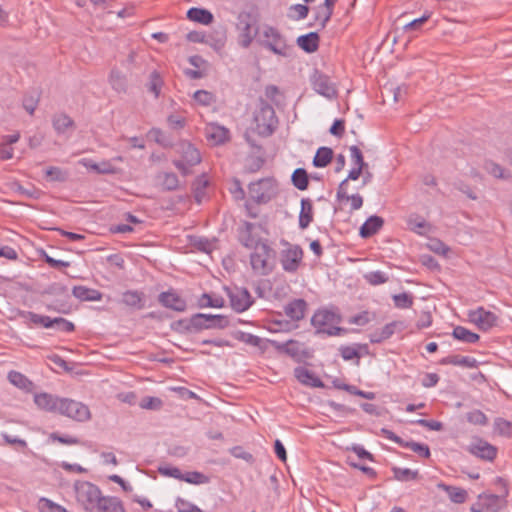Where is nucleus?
<instances>
[{
  "label": "nucleus",
  "mask_w": 512,
  "mask_h": 512,
  "mask_svg": "<svg viewBox=\"0 0 512 512\" xmlns=\"http://www.w3.org/2000/svg\"><path fill=\"white\" fill-rule=\"evenodd\" d=\"M303 257V250L299 245H294L281 252V264L286 272L297 271Z\"/></svg>",
  "instance_id": "2eb2a0df"
},
{
  "label": "nucleus",
  "mask_w": 512,
  "mask_h": 512,
  "mask_svg": "<svg viewBox=\"0 0 512 512\" xmlns=\"http://www.w3.org/2000/svg\"><path fill=\"white\" fill-rule=\"evenodd\" d=\"M392 472L394 478L401 482H408L412 480H416L419 477V473L417 470L413 471L409 468H400V467H392Z\"/></svg>",
  "instance_id": "8fccbe9b"
},
{
  "label": "nucleus",
  "mask_w": 512,
  "mask_h": 512,
  "mask_svg": "<svg viewBox=\"0 0 512 512\" xmlns=\"http://www.w3.org/2000/svg\"><path fill=\"white\" fill-rule=\"evenodd\" d=\"M77 422H86L91 419V412L82 402L62 397L58 413Z\"/></svg>",
  "instance_id": "1a4fd4ad"
},
{
  "label": "nucleus",
  "mask_w": 512,
  "mask_h": 512,
  "mask_svg": "<svg viewBox=\"0 0 512 512\" xmlns=\"http://www.w3.org/2000/svg\"><path fill=\"white\" fill-rule=\"evenodd\" d=\"M8 379L14 386L26 392H31L35 387L34 383L30 379L18 371H10Z\"/></svg>",
  "instance_id": "c9c22d12"
},
{
  "label": "nucleus",
  "mask_w": 512,
  "mask_h": 512,
  "mask_svg": "<svg viewBox=\"0 0 512 512\" xmlns=\"http://www.w3.org/2000/svg\"><path fill=\"white\" fill-rule=\"evenodd\" d=\"M367 349V345L364 344V345H360V344H357L356 346H341L339 348V351H340V355L341 357L345 360V361H350V360H354V359H357V363L359 362V359L361 358V353H360V349Z\"/></svg>",
  "instance_id": "a18cd8bd"
},
{
  "label": "nucleus",
  "mask_w": 512,
  "mask_h": 512,
  "mask_svg": "<svg viewBox=\"0 0 512 512\" xmlns=\"http://www.w3.org/2000/svg\"><path fill=\"white\" fill-rule=\"evenodd\" d=\"M452 336L459 341L473 344L479 341L480 336L463 326H456L453 329Z\"/></svg>",
  "instance_id": "4c0bfd02"
},
{
  "label": "nucleus",
  "mask_w": 512,
  "mask_h": 512,
  "mask_svg": "<svg viewBox=\"0 0 512 512\" xmlns=\"http://www.w3.org/2000/svg\"><path fill=\"white\" fill-rule=\"evenodd\" d=\"M192 325L195 326V332H200L209 329H225L230 325V321L225 315L196 313L192 315Z\"/></svg>",
  "instance_id": "9d476101"
},
{
  "label": "nucleus",
  "mask_w": 512,
  "mask_h": 512,
  "mask_svg": "<svg viewBox=\"0 0 512 512\" xmlns=\"http://www.w3.org/2000/svg\"><path fill=\"white\" fill-rule=\"evenodd\" d=\"M46 177L49 178L50 181L64 182L67 180L68 175L61 168L50 166L45 171Z\"/></svg>",
  "instance_id": "680f3d73"
},
{
  "label": "nucleus",
  "mask_w": 512,
  "mask_h": 512,
  "mask_svg": "<svg viewBox=\"0 0 512 512\" xmlns=\"http://www.w3.org/2000/svg\"><path fill=\"white\" fill-rule=\"evenodd\" d=\"M258 15L254 12L241 11L237 15L236 29L239 32L238 44L248 48L259 35Z\"/></svg>",
  "instance_id": "20e7f679"
},
{
  "label": "nucleus",
  "mask_w": 512,
  "mask_h": 512,
  "mask_svg": "<svg viewBox=\"0 0 512 512\" xmlns=\"http://www.w3.org/2000/svg\"><path fill=\"white\" fill-rule=\"evenodd\" d=\"M291 182L298 190L304 191L309 186V175L304 168H297L291 175Z\"/></svg>",
  "instance_id": "37998d69"
},
{
  "label": "nucleus",
  "mask_w": 512,
  "mask_h": 512,
  "mask_svg": "<svg viewBox=\"0 0 512 512\" xmlns=\"http://www.w3.org/2000/svg\"><path fill=\"white\" fill-rule=\"evenodd\" d=\"M265 164V158L258 155H249L245 160L244 172L245 173H256L262 169Z\"/></svg>",
  "instance_id": "49530a36"
},
{
  "label": "nucleus",
  "mask_w": 512,
  "mask_h": 512,
  "mask_svg": "<svg viewBox=\"0 0 512 512\" xmlns=\"http://www.w3.org/2000/svg\"><path fill=\"white\" fill-rule=\"evenodd\" d=\"M439 487L443 488L447 492L450 500L454 503L462 504L468 497L467 491L463 488L446 484H440Z\"/></svg>",
  "instance_id": "79ce46f5"
},
{
  "label": "nucleus",
  "mask_w": 512,
  "mask_h": 512,
  "mask_svg": "<svg viewBox=\"0 0 512 512\" xmlns=\"http://www.w3.org/2000/svg\"><path fill=\"white\" fill-rule=\"evenodd\" d=\"M38 508L40 512H69L63 506L45 497L39 499Z\"/></svg>",
  "instance_id": "5fc2aeb1"
},
{
  "label": "nucleus",
  "mask_w": 512,
  "mask_h": 512,
  "mask_svg": "<svg viewBox=\"0 0 512 512\" xmlns=\"http://www.w3.org/2000/svg\"><path fill=\"white\" fill-rule=\"evenodd\" d=\"M21 316L34 325L42 326L44 328H52L53 318L49 316L40 315L32 311H23Z\"/></svg>",
  "instance_id": "c03bdc74"
},
{
  "label": "nucleus",
  "mask_w": 512,
  "mask_h": 512,
  "mask_svg": "<svg viewBox=\"0 0 512 512\" xmlns=\"http://www.w3.org/2000/svg\"><path fill=\"white\" fill-rule=\"evenodd\" d=\"M190 244L200 252L210 253L212 251V243L204 237L193 236L190 238Z\"/></svg>",
  "instance_id": "13d9d810"
},
{
  "label": "nucleus",
  "mask_w": 512,
  "mask_h": 512,
  "mask_svg": "<svg viewBox=\"0 0 512 512\" xmlns=\"http://www.w3.org/2000/svg\"><path fill=\"white\" fill-rule=\"evenodd\" d=\"M72 294L80 301H100L103 297V294L99 290L83 285L74 286Z\"/></svg>",
  "instance_id": "bb28decb"
},
{
  "label": "nucleus",
  "mask_w": 512,
  "mask_h": 512,
  "mask_svg": "<svg viewBox=\"0 0 512 512\" xmlns=\"http://www.w3.org/2000/svg\"><path fill=\"white\" fill-rule=\"evenodd\" d=\"M109 83L117 93H126L128 88L127 78L118 69H112L109 75Z\"/></svg>",
  "instance_id": "473e14b6"
},
{
  "label": "nucleus",
  "mask_w": 512,
  "mask_h": 512,
  "mask_svg": "<svg viewBox=\"0 0 512 512\" xmlns=\"http://www.w3.org/2000/svg\"><path fill=\"white\" fill-rule=\"evenodd\" d=\"M256 131L262 137L271 136L278 126V118L274 108L264 99L260 98L254 112Z\"/></svg>",
  "instance_id": "7ed1b4c3"
},
{
  "label": "nucleus",
  "mask_w": 512,
  "mask_h": 512,
  "mask_svg": "<svg viewBox=\"0 0 512 512\" xmlns=\"http://www.w3.org/2000/svg\"><path fill=\"white\" fill-rule=\"evenodd\" d=\"M308 309V303L302 299H293L284 306L285 315L292 321L298 322L304 319Z\"/></svg>",
  "instance_id": "412c9836"
},
{
  "label": "nucleus",
  "mask_w": 512,
  "mask_h": 512,
  "mask_svg": "<svg viewBox=\"0 0 512 512\" xmlns=\"http://www.w3.org/2000/svg\"><path fill=\"white\" fill-rule=\"evenodd\" d=\"M466 419L469 423L474 425L485 426L488 423V418L481 410L475 409L466 414Z\"/></svg>",
  "instance_id": "bf43d9fd"
},
{
  "label": "nucleus",
  "mask_w": 512,
  "mask_h": 512,
  "mask_svg": "<svg viewBox=\"0 0 512 512\" xmlns=\"http://www.w3.org/2000/svg\"><path fill=\"white\" fill-rule=\"evenodd\" d=\"M175 506L178 512H204L198 506L183 498H177Z\"/></svg>",
  "instance_id": "69168bd1"
},
{
  "label": "nucleus",
  "mask_w": 512,
  "mask_h": 512,
  "mask_svg": "<svg viewBox=\"0 0 512 512\" xmlns=\"http://www.w3.org/2000/svg\"><path fill=\"white\" fill-rule=\"evenodd\" d=\"M197 305L199 308H223L225 306V300L221 296H213L209 293H203L198 299Z\"/></svg>",
  "instance_id": "ea45409f"
},
{
  "label": "nucleus",
  "mask_w": 512,
  "mask_h": 512,
  "mask_svg": "<svg viewBox=\"0 0 512 512\" xmlns=\"http://www.w3.org/2000/svg\"><path fill=\"white\" fill-rule=\"evenodd\" d=\"M334 9L321 4L315 8L314 21L319 23L320 29H324L333 15Z\"/></svg>",
  "instance_id": "58836bf2"
},
{
  "label": "nucleus",
  "mask_w": 512,
  "mask_h": 512,
  "mask_svg": "<svg viewBox=\"0 0 512 512\" xmlns=\"http://www.w3.org/2000/svg\"><path fill=\"white\" fill-rule=\"evenodd\" d=\"M311 84L318 94L328 99H332L337 96V90L334 84L330 81L329 76L318 70H315L312 74Z\"/></svg>",
  "instance_id": "ddd939ff"
},
{
  "label": "nucleus",
  "mask_w": 512,
  "mask_h": 512,
  "mask_svg": "<svg viewBox=\"0 0 512 512\" xmlns=\"http://www.w3.org/2000/svg\"><path fill=\"white\" fill-rule=\"evenodd\" d=\"M313 221V204L308 198L301 199V210L299 213V227L306 229Z\"/></svg>",
  "instance_id": "7c9ffc66"
},
{
  "label": "nucleus",
  "mask_w": 512,
  "mask_h": 512,
  "mask_svg": "<svg viewBox=\"0 0 512 512\" xmlns=\"http://www.w3.org/2000/svg\"><path fill=\"white\" fill-rule=\"evenodd\" d=\"M74 491L77 503L86 511L94 512L104 496L100 488L89 481H76Z\"/></svg>",
  "instance_id": "f03ea898"
},
{
  "label": "nucleus",
  "mask_w": 512,
  "mask_h": 512,
  "mask_svg": "<svg viewBox=\"0 0 512 512\" xmlns=\"http://www.w3.org/2000/svg\"><path fill=\"white\" fill-rule=\"evenodd\" d=\"M209 185V180L205 174L198 176L192 183V191L195 201L200 204L206 196V188Z\"/></svg>",
  "instance_id": "e433bc0d"
},
{
  "label": "nucleus",
  "mask_w": 512,
  "mask_h": 512,
  "mask_svg": "<svg viewBox=\"0 0 512 512\" xmlns=\"http://www.w3.org/2000/svg\"><path fill=\"white\" fill-rule=\"evenodd\" d=\"M494 429L501 436H511L512 434V422L498 417L494 421Z\"/></svg>",
  "instance_id": "4d7b16f0"
},
{
  "label": "nucleus",
  "mask_w": 512,
  "mask_h": 512,
  "mask_svg": "<svg viewBox=\"0 0 512 512\" xmlns=\"http://www.w3.org/2000/svg\"><path fill=\"white\" fill-rule=\"evenodd\" d=\"M181 481H185L190 484L200 485L207 484L210 482L209 476L198 471H189L182 474Z\"/></svg>",
  "instance_id": "3c124183"
},
{
  "label": "nucleus",
  "mask_w": 512,
  "mask_h": 512,
  "mask_svg": "<svg viewBox=\"0 0 512 512\" xmlns=\"http://www.w3.org/2000/svg\"><path fill=\"white\" fill-rule=\"evenodd\" d=\"M441 365H455V366H463L468 368H476L478 367V361L475 358L461 355H450L444 357L440 360Z\"/></svg>",
  "instance_id": "c756f323"
},
{
  "label": "nucleus",
  "mask_w": 512,
  "mask_h": 512,
  "mask_svg": "<svg viewBox=\"0 0 512 512\" xmlns=\"http://www.w3.org/2000/svg\"><path fill=\"white\" fill-rule=\"evenodd\" d=\"M467 451L486 461H493L497 456V448L481 438H476L475 442L468 446Z\"/></svg>",
  "instance_id": "dca6fc26"
},
{
  "label": "nucleus",
  "mask_w": 512,
  "mask_h": 512,
  "mask_svg": "<svg viewBox=\"0 0 512 512\" xmlns=\"http://www.w3.org/2000/svg\"><path fill=\"white\" fill-rule=\"evenodd\" d=\"M258 43L277 55H286L287 44L281 33L272 26H264L262 34L257 39Z\"/></svg>",
  "instance_id": "6e6552de"
},
{
  "label": "nucleus",
  "mask_w": 512,
  "mask_h": 512,
  "mask_svg": "<svg viewBox=\"0 0 512 512\" xmlns=\"http://www.w3.org/2000/svg\"><path fill=\"white\" fill-rule=\"evenodd\" d=\"M177 152L181 154L182 161L189 166H195L201 162L199 150L188 141H180L177 144Z\"/></svg>",
  "instance_id": "aec40b11"
},
{
  "label": "nucleus",
  "mask_w": 512,
  "mask_h": 512,
  "mask_svg": "<svg viewBox=\"0 0 512 512\" xmlns=\"http://www.w3.org/2000/svg\"><path fill=\"white\" fill-rule=\"evenodd\" d=\"M225 290L229 297L231 308L238 313L248 310L254 303L253 297L245 287H234L233 289L225 287Z\"/></svg>",
  "instance_id": "9b49d317"
},
{
  "label": "nucleus",
  "mask_w": 512,
  "mask_h": 512,
  "mask_svg": "<svg viewBox=\"0 0 512 512\" xmlns=\"http://www.w3.org/2000/svg\"><path fill=\"white\" fill-rule=\"evenodd\" d=\"M395 307L399 309H408L411 308L414 303V297L412 294L403 292L400 294H395L392 297Z\"/></svg>",
  "instance_id": "603ef678"
},
{
  "label": "nucleus",
  "mask_w": 512,
  "mask_h": 512,
  "mask_svg": "<svg viewBox=\"0 0 512 512\" xmlns=\"http://www.w3.org/2000/svg\"><path fill=\"white\" fill-rule=\"evenodd\" d=\"M206 137L214 145H223L230 139V131L219 124H211L206 129Z\"/></svg>",
  "instance_id": "4be33fe9"
},
{
  "label": "nucleus",
  "mask_w": 512,
  "mask_h": 512,
  "mask_svg": "<svg viewBox=\"0 0 512 512\" xmlns=\"http://www.w3.org/2000/svg\"><path fill=\"white\" fill-rule=\"evenodd\" d=\"M250 255L252 269L261 275H268L273 271L274 265L269 262L275 257V251L266 243H260Z\"/></svg>",
  "instance_id": "0eeeda50"
},
{
  "label": "nucleus",
  "mask_w": 512,
  "mask_h": 512,
  "mask_svg": "<svg viewBox=\"0 0 512 512\" xmlns=\"http://www.w3.org/2000/svg\"><path fill=\"white\" fill-rule=\"evenodd\" d=\"M267 341L279 354L290 357L296 363L306 364L307 360L314 357V350L298 340L289 339L286 342H279L269 339Z\"/></svg>",
  "instance_id": "39448f33"
},
{
  "label": "nucleus",
  "mask_w": 512,
  "mask_h": 512,
  "mask_svg": "<svg viewBox=\"0 0 512 512\" xmlns=\"http://www.w3.org/2000/svg\"><path fill=\"white\" fill-rule=\"evenodd\" d=\"M163 86V79L157 70H154L149 75V81L146 84L147 90L158 98L160 95L161 88Z\"/></svg>",
  "instance_id": "de8ad7c7"
},
{
  "label": "nucleus",
  "mask_w": 512,
  "mask_h": 512,
  "mask_svg": "<svg viewBox=\"0 0 512 512\" xmlns=\"http://www.w3.org/2000/svg\"><path fill=\"white\" fill-rule=\"evenodd\" d=\"M171 330L179 334H188L195 332V326L192 325V316L190 318L179 319L170 324Z\"/></svg>",
  "instance_id": "09e8293b"
},
{
  "label": "nucleus",
  "mask_w": 512,
  "mask_h": 512,
  "mask_svg": "<svg viewBox=\"0 0 512 512\" xmlns=\"http://www.w3.org/2000/svg\"><path fill=\"white\" fill-rule=\"evenodd\" d=\"M384 225V219L378 215H372L362 224L359 229V235L367 239L375 235Z\"/></svg>",
  "instance_id": "b1692460"
},
{
  "label": "nucleus",
  "mask_w": 512,
  "mask_h": 512,
  "mask_svg": "<svg viewBox=\"0 0 512 512\" xmlns=\"http://www.w3.org/2000/svg\"><path fill=\"white\" fill-rule=\"evenodd\" d=\"M234 337L238 341L244 342L255 347H260L262 343V339L260 337L243 331H237L234 334Z\"/></svg>",
  "instance_id": "052dcab7"
},
{
  "label": "nucleus",
  "mask_w": 512,
  "mask_h": 512,
  "mask_svg": "<svg viewBox=\"0 0 512 512\" xmlns=\"http://www.w3.org/2000/svg\"><path fill=\"white\" fill-rule=\"evenodd\" d=\"M408 225L411 230L422 234V229L429 228V224L420 216H410L408 219Z\"/></svg>",
  "instance_id": "774afa93"
},
{
  "label": "nucleus",
  "mask_w": 512,
  "mask_h": 512,
  "mask_svg": "<svg viewBox=\"0 0 512 512\" xmlns=\"http://www.w3.org/2000/svg\"><path fill=\"white\" fill-rule=\"evenodd\" d=\"M250 199L256 204H267L279 194L278 182L273 177H266L248 185Z\"/></svg>",
  "instance_id": "423d86ee"
},
{
  "label": "nucleus",
  "mask_w": 512,
  "mask_h": 512,
  "mask_svg": "<svg viewBox=\"0 0 512 512\" xmlns=\"http://www.w3.org/2000/svg\"><path fill=\"white\" fill-rule=\"evenodd\" d=\"M468 317L482 331H488L497 326L499 319L495 313L486 310L484 307L469 311Z\"/></svg>",
  "instance_id": "f8f14e48"
},
{
  "label": "nucleus",
  "mask_w": 512,
  "mask_h": 512,
  "mask_svg": "<svg viewBox=\"0 0 512 512\" xmlns=\"http://www.w3.org/2000/svg\"><path fill=\"white\" fill-rule=\"evenodd\" d=\"M33 400L38 409L49 413H58L62 397L40 392L34 394Z\"/></svg>",
  "instance_id": "f3484780"
},
{
  "label": "nucleus",
  "mask_w": 512,
  "mask_h": 512,
  "mask_svg": "<svg viewBox=\"0 0 512 512\" xmlns=\"http://www.w3.org/2000/svg\"><path fill=\"white\" fill-rule=\"evenodd\" d=\"M52 125L58 134H64L68 129L75 127L74 120L65 113L54 115Z\"/></svg>",
  "instance_id": "72a5a7b5"
},
{
  "label": "nucleus",
  "mask_w": 512,
  "mask_h": 512,
  "mask_svg": "<svg viewBox=\"0 0 512 512\" xmlns=\"http://www.w3.org/2000/svg\"><path fill=\"white\" fill-rule=\"evenodd\" d=\"M80 163L87 169L93 170L98 174H113L115 172V168L108 161H103L98 164L91 159H82Z\"/></svg>",
  "instance_id": "a19ab883"
},
{
  "label": "nucleus",
  "mask_w": 512,
  "mask_h": 512,
  "mask_svg": "<svg viewBox=\"0 0 512 512\" xmlns=\"http://www.w3.org/2000/svg\"><path fill=\"white\" fill-rule=\"evenodd\" d=\"M401 321H392L386 324L380 329H376L369 335V340L372 344H380L385 340L389 339L394 333L398 326H402Z\"/></svg>",
  "instance_id": "5701e85b"
},
{
  "label": "nucleus",
  "mask_w": 512,
  "mask_h": 512,
  "mask_svg": "<svg viewBox=\"0 0 512 512\" xmlns=\"http://www.w3.org/2000/svg\"><path fill=\"white\" fill-rule=\"evenodd\" d=\"M311 325L315 328V334H326L327 336H341L347 329L340 327L342 316L337 308H319L311 317Z\"/></svg>",
  "instance_id": "f257e3e1"
},
{
  "label": "nucleus",
  "mask_w": 512,
  "mask_h": 512,
  "mask_svg": "<svg viewBox=\"0 0 512 512\" xmlns=\"http://www.w3.org/2000/svg\"><path fill=\"white\" fill-rule=\"evenodd\" d=\"M254 228L255 224L248 221H243L242 224L237 229L238 241L241 243V245L248 249L255 248L260 243H263L262 241H260V239H256L254 237Z\"/></svg>",
  "instance_id": "a211bd4d"
},
{
  "label": "nucleus",
  "mask_w": 512,
  "mask_h": 512,
  "mask_svg": "<svg viewBox=\"0 0 512 512\" xmlns=\"http://www.w3.org/2000/svg\"><path fill=\"white\" fill-rule=\"evenodd\" d=\"M364 279L370 285L376 286V285H381V284L388 282L389 277L384 272L371 271V272L364 274Z\"/></svg>",
  "instance_id": "6e6d98bb"
},
{
  "label": "nucleus",
  "mask_w": 512,
  "mask_h": 512,
  "mask_svg": "<svg viewBox=\"0 0 512 512\" xmlns=\"http://www.w3.org/2000/svg\"><path fill=\"white\" fill-rule=\"evenodd\" d=\"M346 450L353 451L360 459H365L371 462L375 461L374 455L359 444H352L351 446L346 447Z\"/></svg>",
  "instance_id": "338daca9"
},
{
  "label": "nucleus",
  "mask_w": 512,
  "mask_h": 512,
  "mask_svg": "<svg viewBox=\"0 0 512 512\" xmlns=\"http://www.w3.org/2000/svg\"><path fill=\"white\" fill-rule=\"evenodd\" d=\"M403 448H408L417 453L420 457L428 459L431 456L430 448L427 444L418 443L413 440L406 441Z\"/></svg>",
  "instance_id": "864d4df0"
},
{
  "label": "nucleus",
  "mask_w": 512,
  "mask_h": 512,
  "mask_svg": "<svg viewBox=\"0 0 512 512\" xmlns=\"http://www.w3.org/2000/svg\"><path fill=\"white\" fill-rule=\"evenodd\" d=\"M294 377L300 382L302 385L312 387V388H324V382L315 375L314 372L308 370L305 367L297 366L294 368Z\"/></svg>",
  "instance_id": "6ab92c4d"
},
{
  "label": "nucleus",
  "mask_w": 512,
  "mask_h": 512,
  "mask_svg": "<svg viewBox=\"0 0 512 512\" xmlns=\"http://www.w3.org/2000/svg\"><path fill=\"white\" fill-rule=\"evenodd\" d=\"M121 303L136 310H141L145 307V294L138 290H127L122 294Z\"/></svg>",
  "instance_id": "393cba45"
},
{
  "label": "nucleus",
  "mask_w": 512,
  "mask_h": 512,
  "mask_svg": "<svg viewBox=\"0 0 512 512\" xmlns=\"http://www.w3.org/2000/svg\"><path fill=\"white\" fill-rule=\"evenodd\" d=\"M187 18L190 21L197 22L203 25H209L214 20V16L209 10L198 7L190 8L187 11Z\"/></svg>",
  "instance_id": "cd10ccee"
},
{
  "label": "nucleus",
  "mask_w": 512,
  "mask_h": 512,
  "mask_svg": "<svg viewBox=\"0 0 512 512\" xmlns=\"http://www.w3.org/2000/svg\"><path fill=\"white\" fill-rule=\"evenodd\" d=\"M163 191H175L179 187L178 176L173 172H163L156 176Z\"/></svg>",
  "instance_id": "f704fd0d"
},
{
  "label": "nucleus",
  "mask_w": 512,
  "mask_h": 512,
  "mask_svg": "<svg viewBox=\"0 0 512 512\" xmlns=\"http://www.w3.org/2000/svg\"><path fill=\"white\" fill-rule=\"evenodd\" d=\"M94 512H126L122 501L118 497L104 496L97 510Z\"/></svg>",
  "instance_id": "c85d7f7f"
},
{
  "label": "nucleus",
  "mask_w": 512,
  "mask_h": 512,
  "mask_svg": "<svg viewBox=\"0 0 512 512\" xmlns=\"http://www.w3.org/2000/svg\"><path fill=\"white\" fill-rule=\"evenodd\" d=\"M163 406V401L158 397L146 396L142 398L140 407L148 410H160Z\"/></svg>",
  "instance_id": "e2e57ef3"
},
{
  "label": "nucleus",
  "mask_w": 512,
  "mask_h": 512,
  "mask_svg": "<svg viewBox=\"0 0 512 512\" xmlns=\"http://www.w3.org/2000/svg\"><path fill=\"white\" fill-rule=\"evenodd\" d=\"M334 152L330 147H320L317 149L312 164L316 168L327 167L333 160Z\"/></svg>",
  "instance_id": "2f4dec72"
},
{
  "label": "nucleus",
  "mask_w": 512,
  "mask_h": 512,
  "mask_svg": "<svg viewBox=\"0 0 512 512\" xmlns=\"http://www.w3.org/2000/svg\"><path fill=\"white\" fill-rule=\"evenodd\" d=\"M52 328H56L59 331L70 333L75 330V325L65 318L56 317L53 318Z\"/></svg>",
  "instance_id": "0e129e2a"
},
{
  "label": "nucleus",
  "mask_w": 512,
  "mask_h": 512,
  "mask_svg": "<svg viewBox=\"0 0 512 512\" xmlns=\"http://www.w3.org/2000/svg\"><path fill=\"white\" fill-rule=\"evenodd\" d=\"M320 37L317 32H309L297 38V45L306 53H314L319 48Z\"/></svg>",
  "instance_id": "a878e982"
},
{
  "label": "nucleus",
  "mask_w": 512,
  "mask_h": 512,
  "mask_svg": "<svg viewBox=\"0 0 512 512\" xmlns=\"http://www.w3.org/2000/svg\"><path fill=\"white\" fill-rule=\"evenodd\" d=\"M158 302L165 308L176 312H184L187 309V302L174 289L161 292L158 295Z\"/></svg>",
  "instance_id": "4468645a"
}]
</instances>
